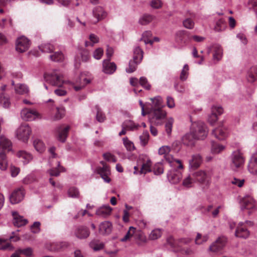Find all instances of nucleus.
Instances as JSON below:
<instances>
[{"label": "nucleus", "instance_id": "obj_1", "mask_svg": "<svg viewBox=\"0 0 257 257\" xmlns=\"http://www.w3.org/2000/svg\"><path fill=\"white\" fill-rule=\"evenodd\" d=\"M143 51L139 46H136L134 48L133 60L130 61L128 67L126 68L127 73H131L136 70L137 65L141 63L143 59Z\"/></svg>", "mask_w": 257, "mask_h": 257}, {"label": "nucleus", "instance_id": "obj_2", "mask_svg": "<svg viewBox=\"0 0 257 257\" xmlns=\"http://www.w3.org/2000/svg\"><path fill=\"white\" fill-rule=\"evenodd\" d=\"M190 131L197 138V140H203L207 135L208 131L205 124L202 121H195L192 123Z\"/></svg>", "mask_w": 257, "mask_h": 257}, {"label": "nucleus", "instance_id": "obj_3", "mask_svg": "<svg viewBox=\"0 0 257 257\" xmlns=\"http://www.w3.org/2000/svg\"><path fill=\"white\" fill-rule=\"evenodd\" d=\"M166 116V112L161 108H153L149 113V120L152 124L161 125Z\"/></svg>", "mask_w": 257, "mask_h": 257}, {"label": "nucleus", "instance_id": "obj_4", "mask_svg": "<svg viewBox=\"0 0 257 257\" xmlns=\"http://www.w3.org/2000/svg\"><path fill=\"white\" fill-rule=\"evenodd\" d=\"M32 130L28 124L21 125L16 131L17 138L24 142H26L29 139Z\"/></svg>", "mask_w": 257, "mask_h": 257}, {"label": "nucleus", "instance_id": "obj_5", "mask_svg": "<svg viewBox=\"0 0 257 257\" xmlns=\"http://www.w3.org/2000/svg\"><path fill=\"white\" fill-rule=\"evenodd\" d=\"M240 206L242 210H248V214L257 209V205L254 199L250 196H245L240 201Z\"/></svg>", "mask_w": 257, "mask_h": 257}, {"label": "nucleus", "instance_id": "obj_6", "mask_svg": "<svg viewBox=\"0 0 257 257\" xmlns=\"http://www.w3.org/2000/svg\"><path fill=\"white\" fill-rule=\"evenodd\" d=\"M61 77V75L55 73L45 75V79L47 81L52 85L59 87H61L63 84L67 83L62 79Z\"/></svg>", "mask_w": 257, "mask_h": 257}, {"label": "nucleus", "instance_id": "obj_7", "mask_svg": "<svg viewBox=\"0 0 257 257\" xmlns=\"http://www.w3.org/2000/svg\"><path fill=\"white\" fill-rule=\"evenodd\" d=\"M30 45V41L25 36L18 38L16 42V49L20 52L23 53L28 50Z\"/></svg>", "mask_w": 257, "mask_h": 257}, {"label": "nucleus", "instance_id": "obj_8", "mask_svg": "<svg viewBox=\"0 0 257 257\" xmlns=\"http://www.w3.org/2000/svg\"><path fill=\"white\" fill-rule=\"evenodd\" d=\"M22 118L26 121H32L39 116V113L34 109L25 108L21 110Z\"/></svg>", "mask_w": 257, "mask_h": 257}, {"label": "nucleus", "instance_id": "obj_9", "mask_svg": "<svg viewBox=\"0 0 257 257\" xmlns=\"http://www.w3.org/2000/svg\"><path fill=\"white\" fill-rule=\"evenodd\" d=\"M25 192L23 188L15 190L10 196V201L12 204H17L21 202L25 196Z\"/></svg>", "mask_w": 257, "mask_h": 257}, {"label": "nucleus", "instance_id": "obj_10", "mask_svg": "<svg viewBox=\"0 0 257 257\" xmlns=\"http://www.w3.org/2000/svg\"><path fill=\"white\" fill-rule=\"evenodd\" d=\"M231 167L233 169L239 168L244 163V158L239 151L233 152L231 156Z\"/></svg>", "mask_w": 257, "mask_h": 257}, {"label": "nucleus", "instance_id": "obj_11", "mask_svg": "<svg viewBox=\"0 0 257 257\" xmlns=\"http://www.w3.org/2000/svg\"><path fill=\"white\" fill-rule=\"evenodd\" d=\"M102 167H98L96 168V173L100 175L102 179L106 183L110 182V179L109 175L110 174V171L109 167L105 164L103 162H101Z\"/></svg>", "mask_w": 257, "mask_h": 257}, {"label": "nucleus", "instance_id": "obj_12", "mask_svg": "<svg viewBox=\"0 0 257 257\" xmlns=\"http://www.w3.org/2000/svg\"><path fill=\"white\" fill-rule=\"evenodd\" d=\"M226 242V238L224 237H219L215 241L210 245L209 248V250L214 253L218 252L222 249L223 247L225 246Z\"/></svg>", "mask_w": 257, "mask_h": 257}, {"label": "nucleus", "instance_id": "obj_13", "mask_svg": "<svg viewBox=\"0 0 257 257\" xmlns=\"http://www.w3.org/2000/svg\"><path fill=\"white\" fill-rule=\"evenodd\" d=\"M195 181L200 184L207 183L210 178L209 174L204 170L197 171L193 173Z\"/></svg>", "mask_w": 257, "mask_h": 257}, {"label": "nucleus", "instance_id": "obj_14", "mask_svg": "<svg viewBox=\"0 0 257 257\" xmlns=\"http://www.w3.org/2000/svg\"><path fill=\"white\" fill-rule=\"evenodd\" d=\"M249 231L246 228L244 223L240 222L236 228L235 233V236L237 237L245 239L249 236Z\"/></svg>", "mask_w": 257, "mask_h": 257}, {"label": "nucleus", "instance_id": "obj_15", "mask_svg": "<svg viewBox=\"0 0 257 257\" xmlns=\"http://www.w3.org/2000/svg\"><path fill=\"white\" fill-rule=\"evenodd\" d=\"M211 110L212 113L209 116L208 120L211 125H213L218 119L217 115L221 114L223 110L220 106H213L212 107Z\"/></svg>", "mask_w": 257, "mask_h": 257}, {"label": "nucleus", "instance_id": "obj_16", "mask_svg": "<svg viewBox=\"0 0 257 257\" xmlns=\"http://www.w3.org/2000/svg\"><path fill=\"white\" fill-rule=\"evenodd\" d=\"M110 59L104 60L103 61V71L108 74L113 73L116 69V65L114 62H110Z\"/></svg>", "mask_w": 257, "mask_h": 257}, {"label": "nucleus", "instance_id": "obj_17", "mask_svg": "<svg viewBox=\"0 0 257 257\" xmlns=\"http://www.w3.org/2000/svg\"><path fill=\"white\" fill-rule=\"evenodd\" d=\"M74 234L77 238L79 239H84L89 236L90 231L87 227L79 226L76 228Z\"/></svg>", "mask_w": 257, "mask_h": 257}, {"label": "nucleus", "instance_id": "obj_18", "mask_svg": "<svg viewBox=\"0 0 257 257\" xmlns=\"http://www.w3.org/2000/svg\"><path fill=\"white\" fill-rule=\"evenodd\" d=\"M12 214L13 217V224L15 226L20 227L28 223L27 220L24 219L23 216L20 215L17 212L13 211Z\"/></svg>", "mask_w": 257, "mask_h": 257}, {"label": "nucleus", "instance_id": "obj_19", "mask_svg": "<svg viewBox=\"0 0 257 257\" xmlns=\"http://www.w3.org/2000/svg\"><path fill=\"white\" fill-rule=\"evenodd\" d=\"M202 157L199 154H195L192 156V158L189 161V168L192 170L198 168L202 163Z\"/></svg>", "mask_w": 257, "mask_h": 257}, {"label": "nucleus", "instance_id": "obj_20", "mask_svg": "<svg viewBox=\"0 0 257 257\" xmlns=\"http://www.w3.org/2000/svg\"><path fill=\"white\" fill-rule=\"evenodd\" d=\"M93 16L97 19V22L105 19L107 14L104 9L100 6L96 7L93 10Z\"/></svg>", "mask_w": 257, "mask_h": 257}, {"label": "nucleus", "instance_id": "obj_21", "mask_svg": "<svg viewBox=\"0 0 257 257\" xmlns=\"http://www.w3.org/2000/svg\"><path fill=\"white\" fill-rule=\"evenodd\" d=\"M212 133L216 138L222 140L227 137V131L224 126H222L213 130Z\"/></svg>", "mask_w": 257, "mask_h": 257}, {"label": "nucleus", "instance_id": "obj_22", "mask_svg": "<svg viewBox=\"0 0 257 257\" xmlns=\"http://www.w3.org/2000/svg\"><path fill=\"white\" fill-rule=\"evenodd\" d=\"M70 130V126L67 125L65 127H62L60 126L57 128V132L58 134V139L60 142L64 143L65 142L68 131Z\"/></svg>", "mask_w": 257, "mask_h": 257}, {"label": "nucleus", "instance_id": "obj_23", "mask_svg": "<svg viewBox=\"0 0 257 257\" xmlns=\"http://www.w3.org/2000/svg\"><path fill=\"white\" fill-rule=\"evenodd\" d=\"M143 159V164L142 165L141 169L139 171V174H146V173H147L148 172H151L152 171L151 166L152 165V162L151 160L149 158H147L146 160L145 159Z\"/></svg>", "mask_w": 257, "mask_h": 257}, {"label": "nucleus", "instance_id": "obj_24", "mask_svg": "<svg viewBox=\"0 0 257 257\" xmlns=\"http://www.w3.org/2000/svg\"><path fill=\"white\" fill-rule=\"evenodd\" d=\"M112 224L110 222L105 221L102 222L99 225V230L102 234H108L112 231Z\"/></svg>", "mask_w": 257, "mask_h": 257}, {"label": "nucleus", "instance_id": "obj_25", "mask_svg": "<svg viewBox=\"0 0 257 257\" xmlns=\"http://www.w3.org/2000/svg\"><path fill=\"white\" fill-rule=\"evenodd\" d=\"M136 228L131 226L129 228V230L126 233V234L124 236V237L120 239V241L122 242H125L127 240H129L131 237L135 236V237H140V238L142 237L143 234L140 232L136 233L135 232Z\"/></svg>", "mask_w": 257, "mask_h": 257}, {"label": "nucleus", "instance_id": "obj_26", "mask_svg": "<svg viewBox=\"0 0 257 257\" xmlns=\"http://www.w3.org/2000/svg\"><path fill=\"white\" fill-rule=\"evenodd\" d=\"M197 138L190 131V133L186 134L182 138L183 143L188 146L194 145L195 140Z\"/></svg>", "mask_w": 257, "mask_h": 257}, {"label": "nucleus", "instance_id": "obj_27", "mask_svg": "<svg viewBox=\"0 0 257 257\" xmlns=\"http://www.w3.org/2000/svg\"><path fill=\"white\" fill-rule=\"evenodd\" d=\"M112 211V208L109 205H103L99 208L96 211L98 216L106 217L109 215Z\"/></svg>", "mask_w": 257, "mask_h": 257}, {"label": "nucleus", "instance_id": "obj_28", "mask_svg": "<svg viewBox=\"0 0 257 257\" xmlns=\"http://www.w3.org/2000/svg\"><path fill=\"white\" fill-rule=\"evenodd\" d=\"M181 177V173L177 171H170L168 174V178L172 183H178Z\"/></svg>", "mask_w": 257, "mask_h": 257}, {"label": "nucleus", "instance_id": "obj_29", "mask_svg": "<svg viewBox=\"0 0 257 257\" xmlns=\"http://www.w3.org/2000/svg\"><path fill=\"white\" fill-rule=\"evenodd\" d=\"M213 60L219 61L220 60L222 57L223 50L220 45L218 44H215L213 46Z\"/></svg>", "mask_w": 257, "mask_h": 257}, {"label": "nucleus", "instance_id": "obj_30", "mask_svg": "<svg viewBox=\"0 0 257 257\" xmlns=\"http://www.w3.org/2000/svg\"><path fill=\"white\" fill-rule=\"evenodd\" d=\"M12 142L5 136L0 137V149L7 150L8 151L11 150Z\"/></svg>", "mask_w": 257, "mask_h": 257}, {"label": "nucleus", "instance_id": "obj_31", "mask_svg": "<svg viewBox=\"0 0 257 257\" xmlns=\"http://www.w3.org/2000/svg\"><path fill=\"white\" fill-rule=\"evenodd\" d=\"M121 127H126L128 131H134L138 130L140 125L131 120H126L122 123Z\"/></svg>", "mask_w": 257, "mask_h": 257}, {"label": "nucleus", "instance_id": "obj_32", "mask_svg": "<svg viewBox=\"0 0 257 257\" xmlns=\"http://www.w3.org/2000/svg\"><path fill=\"white\" fill-rule=\"evenodd\" d=\"M15 92L21 95L28 94L29 92L28 87L24 84H18L15 86Z\"/></svg>", "mask_w": 257, "mask_h": 257}, {"label": "nucleus", "instance_id": "obj_33", "mask_svg": "<svg viewBox=\"0 0 257 257\" xmlns=\"http://www.w3.org/2000/svg\"><path fill=\"white\" fill-rule=\"evenodd\" d=\"M90 83V80L86 78H79L76 80V83L78 84V85L73 86L74 89L75 91H78L85 87V86Z\"/></svg>", "mask_w": 257, "mask_h": 257}, {"label": "nucleus", "instance_id": "obj_34", "mask_svg": "<svg viewBox=\"0 0 257 257\" xmlns=\"http://www.w3.org/2000/svg\"><path fill=\"white\" fill-rule=\"evenodd\" d=\"M39 49L44 53H52L55 49L54 45L50 43H44L39 46Z\"/></svg>", "mask_w": 257, "mask_h": 257}, {"label": "nucleus", "instance_id": "obj_35", "mask_svg": "<svg viewBox=\"0 0 257 257\" xmlns=\"http://www.w3.org/2000/svg\"><path fill=\"white\" fill-rule=\"evenodd\" d=\"M17 156L23 159L24 164L28 163L33 159L32 155L30 153L24 151H20L18 152L17 153Z\"/></svg>", "mask_w": 257, "mask_h": 257}, {"label": "nucleus", "instance_id": "obj_36", "mask_svg": "<svg viewBox=\"0 0 257 257\" xmlns=\"http://www.w3.org/2000/svg\"><path fill=\"white\" fill-rule=\"evenodd\" d=\"M226 27L225 21L223 19L218 20L215 25L214 30L217 32L224 31Z\"/></svg>", "mask_w": 257, "mask_h": 257}, {"label": "nucleus", "instance_id": "obj_37", "mask_svg": "<svg viewBox=\"0 0 257 257\" xmlns=\"http://www.w3.org/2000/svg\"><path fill=\"white\" fill-rule=\"evenodd\" d=\"M94 108L96 112L95 116L96 119L99 122H103L106 119L105 114L98 105H95Z\"/></svg>", "mask_w": 257, "mask_h": 257}, {"label": "nucleus", "instance_id": "obj_38", "mask_svg": "<svg viewBox=\"0 0 257 257\" xmlns=\"http://www.w3.org/2000/svg\"><path fill=\"white\" fill-rule=\"evenodd\" d=\"M33 146L36 150L40 153H42L46 149L44 143L39 139H36L34 141Z\"/></svg>", "mask_w": 257, "mask_h": 257}, {"label": "nucleus", "instance_id": "obj_39", "mask_svg": "<svg viewBox=\"0 0 257 257\" xmlns=\"http://www.w3.org/2000/svg\"><path fill=\"white\" fill-rule=\"evenodd\" d=\"M65 169L60 165L59 162H58L57 168H52L48 171L51 176H58L61 172H64Z\"/></svg>", "mask_w": 257, "mask_h": 257}, {"label": "nucleus", "instance_id": "obj_40", "mask_svg": "<svg viewBox=\"0 0 257 257\" xmlns=\"http://www.w3.org/2000/svg\"><path fill=\"white\" fill-rule=\"evenodd\" d=\"M225 149V146L217 144L213 141L211 142V151L213 154H218L221 153Z\"/></svg>", "mask_w": 257, "mask_h": 257}, {"label": "nucleus", "instance_id": "obj_41", "mask_svg": "<svg viewBox=\"0 0 257 257\" xmlns=\"http://www.w3.org/2000/svg\"><path fill=\"white\" fill-rule=\"evenodd\" d=\"M248 169L251 174L257 175V157L249 163Z\"/></svg>", "mask_w": 257, "mask_h": 257}, {"label": "nucleus", "instance_id": "obj_42", "mask_svg": "<svg viewBox=\"0 0 257 257\" xmlns=\"http://www.w3.org/2000/svg\"><path fill=\"white\" fill-rule=\"evenodd\" d=\"M164 158L166 162L170 164L171 166L172 165V164H174L175 163H177L179 164L178 166L177 167L178 169L183 168V165L181 163V161L179 160L174 159L171 155L169 154L165 155L164 156Z\"/></svg>", "mask_w": 257, "mask_h": 257}, {"label": "nucleus", "instance_id": "obj_43", "mask_svg": "<svg viewBox=\"0 0 257 257\" xmlns=\"http://www.w3.org/2000/svg\"><path fill=\"white\" fill-rule=\"evenodd\" d=\"M49 58L51 60L53 61L61 62L64 60V56L62 52L58 51L55 52L52 55H50L49 56Z\"/></svg>", "mask_w": 257, "mask_h": 257}, {"label": "nucleus", "instance_id": "obj_44", "mask_svg": "<svg viewBox=\"0 0 257 257\" xmlns=\"http://www.w3.org/2000/svg\"><path fill=\"white\" fill-rule=\"evenodd\" d=\"M196 182L195 178L193 177V174L189 175L186 178L184 179L183 182V185L186 187H191L193 183Z\"/></svg>", "mask_w": 257, "mask_h": 257}, {"label": "nucleus", "instance_id": "obj_45", "mask_svg": "<svg viewBox=\"0 0 257 257\" xmlns=\"http://www.w3.org/2000/svg\"><path fill=\"white\" fill-rule=\"evenodd\" d=\"M154 17L150 15H145L139 20V23L142 25H146L151 22Z\"/></svg>", "mask_w": 257, "mask_h": 257}, {"label": "nucleus", "instance_id": "obj_46", "mask_svg": "<svg viewBox=\"0 0 257 257\" xmlns=\"http://www.w3.org/2000/svg\"><path fill=\"white\" fill-rule=\"evenodd\" d=\"M89 245L94 251H98L104 247V243L98 240H93L90 242Z\"/></svg>", "mask_w": 257, "mask_h": 257}, {"label": "nucleus", "instance_id": "obj_47", "mask_svg": "<svg viewBox=\"0 0 257 257\" xmlns=\"http://www.w3.org/2000/svg\"><path fill=\"white\" fill-rule=\"evenodd\" d=\"M0 103L5 108H8L10 105L9 97L6 96L4 93H0Z\"/></svg>", "mask_w": 257, "mask_h": 257}, {"label": "nucleus", "instance_id": "obj_48", "mask_svg": "<svg viewBox=\"0 0 257 257\" xmlns=\"http://www.w3.org/2000/svg\"><path fill=\"white\" fill-rule=\"evenodd\" d=\"M8 163L6 159V156L3 152H0V169L4 171L7 168Z\"/></svg>", "mask_w": 257, "mask_h": 257}, {"label": "nucleus", "instance_id": "obj_49", "mask_svg": "<svg viewBox=\"0 0 257 257\" xmlns=\"http://www.w3.org/2000/svg\"><path fill=\"white\" fill-rule=\"evenodd\" d=\"M208 239V235L207 234L202 236V235L200 233H198L195 238V242L196 244L199 245L207 241Z\"/></svg>", "mask_w": 257, "mask_h": 257}, {"label": "nucleus", "instance_id": "obj_50", "mask_svg": "<svg viewBox=\"0 0 257 257\" xmlns=\"http://www.w3.org/2000/svg\"><path fill=\"white\" fill-rule=\"evenodd\" d=\"M162 235V231L160 229H155L151 231L149 235V238L152 240H155Z\"/></svg>", "mask_w": 257, "mask_h": 257}, {"label": "nucleus", "instance_id": "obj_51", "mask_svg": "<svg viewBox=\"0 0 257 257\" xmlns=\"http://www.w3.org/2000/svg\"><path fill=\"white\" fill-rule=\"evenodd\" d=\"M149 134L148 131L143 132L142 135L140 136V143L142 146H146L149 141Z\"/></svg>", "mask_w": 257, "mask_h": 257}, {"label": "nucleus", "instance_id": "obj_52", "mask_svg": "<svg viewBox=\"0 0 257 257\" xmlns=\"http://www.w3.org/2000/svg\"><path fill=\"white\" fill-rule=\"evenodd\" d=\"M153 172L155 175H159L163 173L164 169L161 162H158L155 165Z\"/></svg>", "mask_w": 257, "mask_h": 257}, {"label": "nucleus", "instance_id": "obj_53", "mask_svg": "<svg viewBox=\"0 0 257 257\" xmlns=\"http://www.w3.org/2000/svg\"><path fill=\"white\" fill-rule=\"evenodd\" d=\"M188 71L189 66L187 64H185L184 66L180 75V79L181 81H185L187 79L188 76Z\"/></svg>", "mask_w": 257, "mask_h": 257}, {"label": "nucleus", "instance_id": "obj_54", "mask_svg": "<svg viewBox=\"0 0 257 257\" xmlns=\"http://www.w3.org/2000/svg\"><path fill=\"white\" fill-rule=\"evenodd\" d=\"M123 144L126 148V150L128 151H133L135 149L134 143L129 141L127 138H124L122 139Z\"/></svg>", "mask_w": 257, "mask_h": 257}, {"label": "nucleus", "instance_id": "obj_55", "mask_svg": "<svg viewBox=\"0 0 257 257\" xmlns=\"http://www.w3.org/2000/svg\"><path fill=\"white\" fill-rule=\"evenodd\" d=\"M151 100L155 108H161L162 105V99L161 96H158L151 98Z\"/></svg>", "mask_w": 257, "mask_h": 257}, {"label": "nucleus", "instance_id": "obj_56", "mask_svg": "<svg viewBox=\"0 0 257 257\" xmlns=\"http://www.w3.org/2000/svg\"><path fill=\"white\" fill-rule=\"evenodd\" d=\"M173 122V118L172 117H170L168 119L165 124L166 132L169 136H170L171 134Z\"/></svg>", "mask_w": 257, "mask_h": 257}, {"label": "nucleus", "instance_id": "obj_57", "mask_svg": "<svg viewBox=\"0 0 257 257\" xmlns=\"http://www.w3.org/2000/svg\"><path fill=\"white\" fill-rule=\"evenodd\" d=\"M79 55L82 62H87L90 59L89 53L87 50H81L79 53Z\"/></svg>", "mask_w": 257, "mask_h": 257}, {"label": "nucleus", "instance_id": "obj_58", "mask_svg": "<svg viewBox=\"0 0 257 257\" xmlns=\"http://www.w3.org/2000/svg\"><path fill=\"white\" fill-rule=\"evenodd\" d=\"M68 194L69 197L72 198H77L78 197L79 195V192L78 190L74 187H70L68 191Z\"/></svg>", "mask_w": 257, "mask_h": 257}, {"label": "nucleus", "instance_id": "obj_59", "mask_svg": "<svg viewBox=\"0 0 257 257\" xmlns=\"http://www.w3.org/2000/svg\"><path fill=\"white\" fill-rule=\"evenodd\" d=\"M140 83L146 89L150 90L151 89V86L146 77H141L140 78Z\"/></svg>", "mask_w": 257, "mask_h": 257}, {"label": "nucleus", "instance_id": "obj_60", "mask_svg": "<svg viewBox=\"0 0 257 257\" xmlns=\"http://www.w3.org/2000/svg\"><path fill=\"white\" fill-rule=\"evenodd\" d=\"M183 26L187 29H192L194 28V23L190 18L186 19L183 22Z\"/></svg>", "mask_w": 257, "mask_h": 257}, {"label": "nucleus", "instance_id": "obj_61", "mask_svg": "<svg viewBox=\"0 0 257 257\" xmlns=\"http://www.w3.org/2000/svg\"><path fill=\"white\" fill-rule=\"evenodd\" d=\"M64 115V110L62 108H57V112L54 116V120H59Z\"/></svg>", "mask_w": 257, "mask_h": 257}, {"label": "nucleus", "instance_id": "obj_62", "mask_svg": "<svg viewBox=\"0 0 257 257\" xmlns=\"http://www.w3.org/2000/svg\"><path fill=\"white\" fill-rule=\"evenodd\" d=\"M103 54V49L101 48H98L94 51L93 56L95 59L97 60H99L102 57Z\"/></svg>", "mask_w": 257, "mask_h": 257}, {"label": "nucleus", "instance_id": "obj_63", "mask_svg": "<svg viewBox=\"0 0 257 257\" xmlns=\"http://www.w3.org/2000/svg\"><path fill=\"white\" fill-rule=\"evenodd\" d=\"M163 5L161 0H152L150 5L154 9H158L162 7Z\"/></svg>", "mask_w": 257, "mask_h": 257}, {"label": "nucleus", "instance_id": "obj_64", "mask_svg": "<svg viewBox=\"0 0 257 257\" xmlns=\"http://www.w3.org/2000/svg\"><path fill=\"white\" fill-rule=\"evenodd\" d=\"M53 245L54 246V249L55 250H59L67 247L68 246V243L67 242H61L55 243Z\"/></svg>", "mask_w": 257, "mask_h": 257}]
</instances>
